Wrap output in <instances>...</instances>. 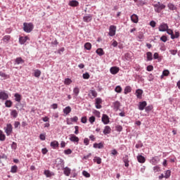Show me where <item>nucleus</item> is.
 Segmentation results:
<instances>
[{"label":"nucleus","instance_id":"1","mask_svg":"<svg viewBox=\"0 0 180 180\" xmlns=\"http://www.w3.org/2000/svg\"><path fill=\"white\" fill-rule=\"evenodd\" d=\"M34 29V25L32 22H24L23 30L25 33H30Z\"/></svg>","mask_w":180,"mask_h":180},{"label":"nucleus","instance_id":"2","mask_svg":"<svg viewBox=\"0 0 180 180\" xmlns=\"http://www.w3.org/2000/svg\"><path fill=\"white\" fill-rule=\"evenodd\" d=\"M155 12H157V13H160L162 9H165L166 6L161 4L160 2H158L157 4L153 5Z\"/></svg>","mask_w":180,"mask_h":180},{"label":"nucleus","instance_id":"3","mask_svg":"<svg viewBox=\"0 0 180 180\" xmlns=\"http://www.w3.org/2000/svg\"><path fill=\"white\" fill-rule=\"evenodd\" d=\"M116 25H110V28H109V36H110L111 37H113V36H115L116 34Z\"/></svg>","mask_w":180,"mask_h":180},{"label":"nucleus","instance_id":"4","mask_svg":"<svg viewBox=\"0 0 180 180\" xmlns=\"http://www.w3.org/2000/svg\"><path fill=\"white\" fill-rule=\"evenodd\" d=\"M5 129V133L7 136H11V133H12V130H13V128H12V124H8L6 125V127L4 128Z\"/></svg>","mask_w":180,"mask_h":180},{"label":"nucleus","instance_id":"5","mask_svg":"<svg viewBox=\"0 0 180 180\" xmlns=\"http://www.w3.org/2000/svg\"><path fill=\"white\" fill-rule=\"evenodd\" d=\"M168 24L165 22H162L160 26H159V32H167L168 30Z\"/></svg>","mask_w":180,"mask_h":180},{"label":"nucleus","instance_id":"6","mask_svg":"<svg viewBox=\"0 0 180 180\" xmlns=\"http://www.w3.org/2000/svg\"><path fill=\"white\" fill-rule=\"evenodd\" d=\"M101 122H103L104 124H109V123H110L109 116H108V115L103 114L101 118Z\"/></svg>","mask_w":180,"mask_h":180},{"label":"nucleus","instance_id":"7","mask_svg":"<svg viewBox=\"0 0 180 180\" xmlns=\"http://www.w3.org/2000/svg\"><path fill=\"white\" fill-rule=\"evenodd\" d=\"M9 98V95L5 91H0V100L6 101Z\"/></svg>","mask_w":180,"mask_h":180},{"label":"nucleus","instance_id":"8","mask_svg":"<svg viewBox=\"0 0 180 180\" xmlns=\"http://www.w3.org/2000/svg\"><path fill=\"white\" fill-rule=\"evenodd\" d=\"M160 162V158L158 156H155L150 160V163L153 165H157Z\"/></svg>","mask_w":180,"mask_h":180},{"label":"nucleus","instance_id":"9","mask_svg":"<svg viewBox=\"0 0 180 180\" xmlns=\"http://www.w3.org/2000/svg\"><path fill=\"white\" fill-rule=\"evenodd\" d=\"M146 106H147V101H142V102H139L138 108L139 110H143V109H146Z\"/></svg>","mask_w":180,"mask_h":180},{"label":"nucleus","instance_id":"10","mask_svg":"<svg viewBox=\"0 0 180 180\" xmlns=\"http://www.w3.org/2000/svg\"><path fill=\"white\" fill-rule=\"evenodd\" d=\"M70 141H72L73 143H78L79 141V138H78L75 134H71L70 137Z\"/></svg>","mask_w":180,"mask_h":180},{"label":"nucleus","instance_id":"11","mask_svg":"<svg viewBox=\"0 0 180 180\" xmlns=\"http://www.w3.org/2000/svg\"><path fill=\"white\" fill-rule=\"evenodd\" d=\"M120 70V69L117 67H112L110 69V72L112 74V75H116V74H117V72H119Z\"/></svg>","mask_w":180,"mask_h":180},{"label":"nucleus","instance_id":"12","mask_svg":"<svg viewBox=\"0 0 180 180\" xmlns=\"http://www.w3.org/2000/svg\"><path fill=\"white\" fill-rule=\"evenodd\" d=\"M92 18H93L92 15L89 14V15H85L83 18V20L84 22H86V23H88L92 20Z\"/></svg>","mask_w":180,"mask_h":180},{"label":"nucleus","instance_id":"13","mask_svg":"<svg viewBox=\"0 0 180 180\" xmlns=\"http://www.w3.org/2000/svg\"><path fill=\"white\" fill-rule=\"evenodd\" d=\"M137 160L138 162H140V164H144L146 162V158L141 155H139L137 156Z\"/></svg>","mask_w":180,"mask_h":180},{"label":"nucleus","instance_id":"14","mask_svg":"<svg viewBox=\"0 0 180 180\" xmlns=\"http://www.w3.org/2000/svg\"><path fill=\"white\" fill-rule=\"evenodd\" d=\"M112 131V129L109 126H105L103 130V134L106 136V134H110Z\"/></svg>","mask_w":180,"mask_h":180},{"label":"nucleus","instance_id":"15","mask_svg":"<svg viewBox=\"0 0 180 180\" xmlns=\"http://www.w3.org/2000/svg\"><path fill=\"white\" fill-rule=\"evenodd\" d=\"M131 20L134 23H139V16L137 15H136V14H133L131 16Z\"/></svg>","mask_w":180,"mask_h":180},{"label":"nucleus","instance_id":"16","mask_svg":"<svg viewBox=\"0 0 180 180\" xmlns=\"http://www.w3.org/2000/svg\"><path fill=\"white\" fill-rule=\"evenodd\" d=\"M27 40H29L28 37H20L19 38V43L20 44H25V42L27 41Z\"/></svg>","mask_w":180,"mask_h":180},{"label":"nucleus","instance_id":"17","mask_svg":"<svg viewBox=\"0 0 180 180\" xmlns=\"http://www.w3.org/2000/svg\"><path fill=\"white\" fill-rule=\"evenodd\" d=\"M112 106H113V109H115V110L117 112V110L120 109V102L119 101L114 102L112 103Z\"/></svg>","mask_w":180,"mask_h":180},{"label":"nucleus","instance_id":"18","mask_svg":"<svg viewBox=\"0 0 180 180\" xmlns=\"http://www.w3.org/2000/svg\"><path fill=\"white\" fill-rule=\"evenodd\" d=\"M167 8H169L170 11H176V6L172 3H169L167 4Z\"/></svg>","mask_w":180,"mask_h":180},{"label":"nucleus","instance_id":"19","mask_svg":"<svg viewBox=\"0 0 180 180\" xmlns=\"http://www.w3.org/2000/svg\"><path fill=\"white\" fill-rule=\"evenodd\" d=\"M63 172L66 176H70V174H71V169L70 167H65L63 169Z\"/></svg>","mask_w":180,"mask_h":180},{"label":"nucleus","instance_id":"20","mask_svg":"<svg viewBox=\"0 0 180 180\" xmlns=\"http://www.w3.org/2000/svg\"><path fill=\"white\" fill-rule=\"evenodd\" d=\"M136 97L139 98V99H141V96H143V90L141 89H137L136 91Z\"/></svg>","mask_w":180,"mask_h":180},{"label":"nucleus","instance_id":"21","mask_svg":"<svg viewBox=\"0 0 180 180\" xmlns=\"http://www.w3.org/2000/svg\"><path fill=\"white\" fill-rule=\"evenodd\" d=\"M71 110H72L71 107L68 106L63 109V113L65 115H68L69 113H71Z\"/></svg>","mask_w":180,"mask_h":180},{"label":"nucleus","instance_id":"22","mask_svg":"<svg viewBox=\"0 0 180 180\" xmlns=\"http://www.w3.org/2000/svg\"><path fill=\"white\" fill-rule=\"evenodd\" d=\"M60 144L58 143V141H53L51 142V147H53V148H57Z\"/></svg>","mask_w":180,"mask_h":180},{"label":"nucleus","instance_id":"23","mask_svg":"<svg viewBox=\"0 0 180 180\" xmlns=\"http://www.w3.org/2000/svg\"><path fill=\"white\" fill-rule=\"evenodd\" d=\"M15 100L16 102H20V101H22V96H20V94L16 93L15 95Z\"/></svg>","mask_w":180,"mask_h":180},{"label":"nucleus","instance_id":"24","mask_svg":"<svg viewBox=\"0 0 180 180\" xmlns=\"http://www.w3.org/2000/svg\"><path fill=\"white\" fill-rule=\"evenodd\" d=\"M94 148H103V143H95L94 144Z\"/></svg>","mask_w":180,"mask_h":180},{"label":"nucleus","instance_id":"25","mask_svg":"<svg viewBox=\"0 0 180 180\" xmlns=\"http://www.w3.org/2000/svg\"><path fill=\"white\" fill-rule=\"evenodd\" d=\"M11 172L12 174H16L18 172V166L14 165L11 167Z\"/></svg>","mask_w":180,"mask_h":180},{"label":"nucleus","instance_id":"26","mask_svg":"<svg viewBox=\"0 0 180 180\" xmlns=\"http://www.w3.org/2000/svg\"><path fill=\"white\" fill-rule=\"evenodd\" d=\"M34 75V77H36V78H39L40 75H41V71H40L39 70H35Z\"/></svg>","mask_w":180,"mask_h":180},{"label":"nucleus","instance_id":"27","mask_svg":"<svg viewBox=\"0 0 180 180\" xmlns=\"http://www.w3.org/2000/svg\"><path fill=\"white\" fill-rule=\"evenodd\" d=\"M130 92H131V87H130L129 86H126L124 89V94L125 95H127V94H130Z\"/></svg>","mask_w":180,"mask_h":180},{"label":"nucleus","instance_id":"28","mask_svg":"<svg viewBox=\"0 0 180 180\" xmlns=\"http://www.w3.org/2000/svg\"><path fill=\"white\" fill-rule=\"evenodd\" d=\"M96 53L98 55V56H103V54H105V52L103 51V49L99 48L96 51Z\"/></svg>","mask_w":180,"mask_h":180},{"label":"nucleus","instance_id":"29","mask_svg":"<svg viewBox=\"0 0 180 180\" xmlns=\"http://www.w3.org/2000/svg\"><path fill=\"white\" fill-rule=\"evenodd\" d=\"M147 60L151 61L153 60V53L151 52H147Z\"/></svg>","mask_w":180,"mask_h":180},{"label":"nucleus","instance_id":"30","mask_svg":"<svg viewBox=\"0 0 180 180\" xmlns=\"http://www.w3.org/2000/svg\"><path fill=\"white\" fill-rule=\"evenodd\" d=\"M11 40V35H6L3 37V41L8 43Z\"/></svg>","mask_w":180,"mask_h":180},{"label":"nucleus","instance_id":"31","mask_svg":"<svg viewBox=\"0 0 180 180\" xmlns=\"http://www.w3.org/2000/svg\"><path fill=\"white\" fill-rule=\"evenodd\" d=\"M69 5L70 6H78L79 3L77 1L74 0V1H70Z\"/></svg>","mask_w":180,"mask_h":180},{"label":"nucleus","instance_id":"32","mask_svg":"<svg viewBox=\"0 0 180 180\" xmlns=\"http://www.w3.org/2000/svg\"><path fill=\"white\" fill-rule=\"evenodd\" d=\"M94 161L96 162V164H102V159L99 157H95Z\"/></svg>","mask_w":180,"mask_h":180},{"label":"nucleus","instance_id":"33","mask_svg":"<svg viewBox=\"0 0 180 180\" xmlns=\"http://www.w3.org/2000/svg\"><path fill=\"white\" fill-rule=\"evenodd\" d=\"M169 75V70H165L162 72V75H161V78H163L164 77H168Z\"/></svg>","mask_w":180,"mask_h":180},{"label":"nucleus","instance_id":"34","mask_svg":"<svg viewBox=\"0 0 180 180\" xmlns=\"http://www.w3.org/2000/svg\"><path fill=\"white\" fill-rule=\"evenodd\" d=\"M153 109V105H148L147 107L145 108V110L146 112H147V113H150V112H151Z\"/></svg>","mask_w":180,"mask_h":180},{"label":"nucleus","instance_id":"35","mask_svg":"<svg viewBox=\"0 0 180 180\" xmlns=\"http://www.w3.org/2000/svg\"><path fill=\"white\" fill-rule=\"evenodd\" d=\"M179 36H180L179 32L175 31V34L174 35L173 34V35H172L171 37V39L174 40V39H178Z\"/></svg>","mask_w":180,"mask_h":180},{"label":"nucleus","instance_id":"36","mask_svg":"<svg viewBox=\"0 0 180 180\" xmlns=\"http://www.w3.org/2000/svg\"><path fill=\"white\" fill-rule=\"evenodd\" d=\"M11 115L15 119V117H18V111L16 110H13L11 112Z\"/></svg>","mask_w":180,"mask_h":180},{"label":"nucleus","instance_id":"37","mask_svg":"<svg viewBox=\"0 0 180 180\" xmlns=\"http://www.w3.org/2000/svg\"><path fill=\"white\" fill-rule=\"evenodd\" d=\"M73 94L74 95L77 97L78 96L79 94V88L78 87H75L74 89H73Z\"/></svg>","mask_w":180,"mask_h":180},{"label":"nucleus","instance_id":"38","mask_svg":"<svg viewBox=\"0 0 180 180\" xmlns=\"http://www.w3.org/2000/svg\"><path fill=\"white\" fill-rule=\"evenodd\" d=\"M12 101L10 100H7L5 102L6 108H11L12 107Z\"/></svg>","mask_w":180,"mask_h":180},{"label":"nucleus","instance_id":"39","mask_svg":"<svg viewBox=\"0 0 180 180\" xmlns=\"http://www.w3.org/2000/svg\"><path fill=\"white\" fill-rule=\"evenodd\" d=\"M5 134H4V132L1 130H0V141H5Z\"/></svg>","mask_w":180,"mask_h":180},{"label":"nucleus","instance_id":"40","mask_svg":"<svg viewBox=\"0 0 180 180\" xmlns=\"http://www.w3.org/2000/svg\"><path fill=\"white\" fill-rule=\"evenodd\" d=\"M115 92H117V94H121L122 91H123V89H122V86H117L115 89Z\"/></svg>","mask_w":180,"mask_h":180},{"label":"nucleus","instance_id":"41","mask_svg":"<svg viewBox=\"0 0 180 180\" xmlns=\"http://www.w3.org/2000/svg\"><path fill=\"white\" fill-rule=\"evenodd\" d=\"M84 48L86 49V50H91V49H92V45L91 44V43L87 42L84 44Z\"/></svg>","mask_w":180,"mask_h":180},{"label":"nucleus","instance_id":"42","mask_svg":"<svg viewBox=\"0 0 180 180\" xmlns=\"http://www.w3.org/2000/svg\"><path fill=\"white\" fill-rule=\"evenodd\" d=\"M171 176V170H167L165 174V178L167 179V178H169Z\"/></svg>","mask_w":180,"mask_h":180},{"label":"nucleus","instance_id":"43","mask_svg":"<svg viewBox=\"0 0 180 180\" xmlns=\"http://www.w3.org/2000/svg\"><path fill=\"white\" fill-rule=\"evenodd\" d=\"M82 175H83L84 176H85L86 178H90V177H91V174H90L89 173H88V172H86V171H85V170H84V171L82 172Z\"/></svg>","mask_w":180,"mask_h":180},{"label":"nucleus","instance_id":"44","mask_svg":"<svg viewBox=\"0 0 180 180\" xmlns=\"http://www.w3.org/2000/svg\"><path fill=\"white\" fill-rule=\"evenodd\" d=\"M72 80H71V79L70 78H67L65 79V85H70V84H72Z\"/></svg>","mask_w":180,"mask_h":180},{"label":"nucleus","instance_id":"45","mask_svg":"<svg viewBox=\"0 0 180 180\" xmlns=\"http://www.w3.org/2000/svg\"><path fill=\"white\" fill-rule=\"evenodd\" d=\"M16 64H21V63H24L23 59L22 58H17L15 59Z\"/></svg>","mask_w":180,"mask_h":180},{"label":"nucleus","instance_id":"46","mask_svg":"<svg viewBox=\"0 0 180 180\" xmlns=\"http://www.w3.org/2000/svg\"><path fill=\"white\" fill-rule=\"evenodd\" d=\"M90 94L94 98H96V96H98V94L95 90H91Z\"/></svg>","mask_w":180,"mask_h":180},{"label":"nucleus","instance_id":"47","mask_svg":"<svg viewBox=\"0 0 180 180\" xmlns=\"http://www.w3.org/2000/svg\"><path fill=\"white\" fill-rule=\"evenodd\" d=\"M160 40H161L162 41H163L164 43H166V41H167V40H168V38H167V36L163 35V36H162V37H160Z\"/></svg>","mask_w":180,"mask_h":180},{"label":"nucleus","instance_id":"48","mask_svg":"<svg viewBox=\"0 0 180 180\" xmlns=\"http://www.w3.org/2000/svg\"><path fill=\"white\" fill-rule=\"evenodd\" d=\"M70 122H74L75 123H77L78 122V117L75 116L73 117H71Z\"/></svg>","mask_w":180,"mask_h":180},{"label":"nucleus","instance_id":"49","mask_svg":"<svg viewBox=\"0 0 180 180\" xmlns=\"http://www.w3.org/2000/svg\"><path fill=\"white\" fill-rule=\"evenodd\" d=\"M64 153L66 155H70V154L72 153V150L71 149H67L64 150Z\"/></svg>","mask_w":180,"mask_h":180},{"label":"nucleus","instance_id":"50","mask_svg":"<svg viewBox=\"0 0 180 180\" xmlns=\"http://www.w3.org/2000/svg\"><path fill=\"white\" fill-rule=\"evenodd\" d=\"M166 32H167V34H169L171 36V37H172V36L174 34V31H172V30L168 28Z\"/></svg>","mask_w":180,"mask_h":180},{"label":"nucleus","instance_id":"51","mask_svg":"<svg viewBox=\"0 0 180 180\" xmlns=\"http://www.w3.org/2000/svg\"><path fill=\"white\" fill-rule=\"evenodd\" d=\"M44 174L47 178H49V176H51V172H49V170H45L44 171Z\"/></svg>","mask_w":180,"mask_h":180},{"label":"nucleus","instance_id":"52","mask_svg":"<svg viewBox=\"0 0 180 180\" xmlns=\"http://www.w3.org/2000/svg\"><path fill=\"white\" fill-rule=\"evenodd\" d=\"M89 77H90V75H89V73H88V72L83 74L84 79H89Z\"/></svg>","mask_w":180,"mask_h":180},{"label":"nucleus","instance_id":"53","mask_svg":"<svg viewBox=\"0 0 180 180\" xmlns=\"http://www.w3.org/2000/svg\"><path fill=\"white\" fill-rule=\"evenodd\" d=\"M89 121L91 124H93L94 122H95V117L94 116L90 117L89 119Z\"/></svg>","mask_w":180,"mask_h":180},{"label":"nucleus","instance_id":"54","mask_svg":"<svg viewBox=\"0 0 180 180\" xmlns=\"http://www.w3.org/2000/svg\"><path fill=\"white\" fill-rule=\"evenodd\" d=\"M157 23L154 20L150 22V26H151V27H155Z\"/></svg>","mask_w":180,"mask_h":180},{"label":"nucleus","instance_id":"55","mask_svg":"<svg viewBox=\"0 0 180 180\" xmlns=\"http://www.w3.org/2000/svg\"><path fill=\"white\" fill-rule=\"evenodd\" d=\"M39 139H40V140H42V141L46 140V134H41L39 135Z\"/></svg>","mask_w":180,"mask_h":180},{"label":"nucleus","instance_id":"56","mask_svg":"<svg viewBox=\"0 0 180 180\" xmlns=\"http://www.w3.org/2000/svg\"><path fill=\"white\" fill-rule=\"evenodd\" d=\"M94 113L97 117H101V112L98 110H94Z\"/></svg>","mask_w":180,"mask_h":180},{"label":"nucleus","instance_id":"57","mask_svg":"<svg viewBox=\"0 0 180 180\" xmlns=\"http://www.w3.org/2000/svg\"><path fill=\"white\" fill-rule=\"evenodd\" d=\"M153 171H154V172H160V167H158V166H155V167H153Z\"/></svg>","mask_w":180,"mask_h":180},{"label":"nucleus","instance_id":"58","mask_svg":"<svg viewBox=\"0 0 180 180\" xmlns=\"http://www.w3.org/2000/svg\"><path fill=\"white\" fill-rule=\"evenodd\" d=\"M75 134H79V131L78 130L79 129V127L75 126Z\"/></svg>","mask_w":180,"mask_h":180},{"label":"nucleus","instance_id":"59","mask_svg":"<svg viewBox=\"0 0 180 180\" xmlns=\"http://www.w3.org/2000/svg\"><path fill=\"white\" fill-rule=\"evenodd\" d=\"M84 143L85 144V146H88L89 144V139H88V138H85L84 139Z\"/></svg>","mask_w":180,"mask_h":180},{"label":"nucleus","instance_id":"60","mask_svg":"<svg viewBox=\"0 0 180 180\" xmlns=\"http://www.w3.org/2000/svg\"><path fill=\"white\" fill-rule=\"evenodd\" d=\"M87 120H87L86 117H82L81 119L82 123H86Z\"/></svg>","mask_w":180,"mask_h":180},{"label":"nucleus","instance_id":"61","mask_svg":"<svg viewBox=\"0 0 180 180\" xmlns=\"http://www.w3.org/2000/svg\"><path fill=\"white\" fill-rule=\"evenodd\" d=\"M153 70H154V67L153 65L147 66V71H153Z\"/></svg>","mask_w":180,"mask_h":180},{"label":"nucleus","instance_id":"62","mask_svg":"<svg viewBox=\"0 0 180 180\" xmlns=\"http://www.w3.org/2000/svg\"><path fill=\"white\" fill-rule=\"evenodd\" d=\"M41 153H42V154L46 155V154H47V153H49V150H47V148H42Z\"/></svg>","mask_w":180,"mask_h":180},{"label":"nucleus","instance_id":"63","mask_svg":"<svg viewBox=\"0 0 180 180\" xmlns=\"http://www.w3.org/2000/svg\"><path fill=\"white\" fill-rule=\"evenodd\" d=\"M96 104H101L102 103V99L98 98L96 99Z\"/></svg>","mask_w":180,"mask_h":180},{"label":"nucleus","instance_id":"64","mask_svg":"<svg viewBox=\"0 0 180 180\" xmlns=\"http://www.w3.org/2000/svg\"><path fill=\"white\" fill-rule=\"evenodd\" d=\"M124 166L125 167H129V160L124 159Z\"/></svg>","mask_w":180,"mask_h":180}]
</instances>
